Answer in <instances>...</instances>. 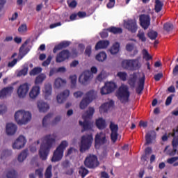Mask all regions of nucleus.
<instances>
[{
	"label": "nucleus",
	"instance_id": "774afa93",
	"mask_svg": "<svg viewBox=\"0 0 178 178\" xmlns=\"http://www.w3.org/2000/svg\"><path fill=\"white\" fill-rule=\"evenodd\" d=\"M67 3L70 8H76L77 6V1H76V0H73L70 3L67 1Z\"/></svg>",
	"mask_w": 178,
	"mask_h": 178
},
{
	"label": "nucleus",
	"instance_id": "69168bd1",
	"mask_svg": "<svg viewBox=\"0 0 178 178\" xmlns=\"http://www.w3.org/2000/svg\"><path fill=\"white\" fill-rule=\"evenodd\" d=\"M126 49L129 52H131V51H133L134 49V44H127L126 45Z\"/></svg>",
	"mask_w": 178,
	"mask_h": 178
},
{
	"label": "nucleus",
	"instance_id": "393cba45",
	"mask_svg": "<svg viewBox=\"0 0 178 178\" xmlns=\"http://www.w3.org/2000/svg\"><path fill=\"white\" fill-rule=\"evenodd\" d=\"M136 83H137V73L134 72L133 74L130 75V77L128 79V84L130 87L134 88V87H136Z\"/></svg>",
	"mask_w": 178,
	"mask_h": 178
},
{
	"label": "nucleus",
	"instance_id": "2f4dec72",
	"mask_svg": "<svg viewBox=\"0 0 178 178\" xmlns=\"http://www.w3.org/2000/svg\"><path fill=\"white\" fill-rule=\"evenodd\" d=\"M47 79V75H45L44 74H39L35 80V84H42V82L44 81V80H45Z\"/></svg>",
	"mask_w": 178,
	"mask_h": 178
},
{
	"label": "nucleus",
	"instance_id": "338daca9",
	"mask_svg": "<svg viewBox=\"0 0 178 178\" xmlns=\"http://www.w3.org/2000/svg\"><path fill=\"white\" fill-rule=\"evenodd\" d=\"M163 77V74L158 73L157 74L154 75V80L156 81H159V80H161V79H162Z\"/></svg>",
	"mask_w": 178,
	"mask_h": 178
},
{
	"label": "nucleus",
	"instance_id": "c85d7f7f",
	"mask_svg": "<svg viewBox=\"0 0 178 178\" xmlns=\"http://www.w3.org/2000/svg\"><path fill=\"white\" fill-rule=\"evenodd\" d=\"M66 85V80L62 79L61 78H57L55 80L54 86L56 88H60V87H63V86Z\"/></svg>",
	"mask_w": 178,
	"mask_h": 178
},
{
	"label": "nucleus",
	"instance_id": "c756f323",
	"mask_svg": "<svg viewBox=\"0 0 178 178\" xmlns=\"http://www.w3.org/2000/svg\"><path fill=\"white\" fill-rule=\"evenodd\" d=\"M105 84L108 90V92L111 93L113 92V91H115V90H116V88L118 87L116 83L112 81L106 82Z\"/></svg>",
	"mask_w": 178,
	"mask_h": 178
},
{
	"label": "nucleus",
	"instance_id": "bb28decb",
	"mask_svg": "<svg viewBox=\"0 0 178 178\" xmlns=\"http://www.w3.org/2000/svg\"><path fill=\"white\" fill-rule=\"evenodd\" d=\"M119 51H120V44L116 42L111 47L110 53L111 54V55H116V54H119Z\"/></svg>",
	"mask_w": 178,
	"mask_h": 178
},
{
	"label": "nucleus",
	"instance_id": "c03bdc74",
	"mask_svg": "<svg viewBox=\"0 0 178 178\" xmlns=\"http://www.w3.org/2000/svg\"><path fill=\"white\" fill-rule=\"evenodd\" d=\"M143 59H145L146 62H148V60H151V59H152V56L149 55V53H148V51H147L145 49L143 50Z\"/></svg>",
	"mask_w": 178,
	"mask_h": 178
},
{
	"label": "nucleus",
	"instance_id": "a878e982",
	"mask_svg": "<svg viewBox=\"0 0 178 178\" xmlns=\"http://www.w3.org/2000/svg\"><path fill=\"white\" fill-rule=\"evenodd\" d=\"M30 39H27L24 43H23V56H26L29 52H30V49H31V46L30 44Z\"/></svg>",
	"mask_w": 178,
	"mask_h": 178
},
{
	"label": "nucleus",
	"instance_id": "f03ea898",
	"mask_svg": "<svg viewBox=\"0 0 178 178\" xmlns=\"http://www.w3.org/2000/svg\"><path fill=\"white\" fill-rule=\"evenodd\" d=\"M95 110L92 107H90L88 110L82 115V119L83 122L79 121V125L82 127L81 132L87 131L88 130H91L92 129V124L90 121V119L92 118Z\"/></svg>",
	"mask_w": 178,
	"mask_h": 178
},
{
	"label": "nucleus",
	"instance_id": "58836bf2",
	"mask_svg": "<svg viewBox=\"0 0 178 178\" xmlns=\"http://www.w3.org/2000/svg\"><path fill=\"white\" fill-rule=\"evenodd\" d=\"M42 72V68L40 67H34L31 72H29L30 76H37V74H40Z\"/></svg>",
	"mask_w": 178,
	"mask_h": 178
},
{
	"label": "nucleus",
	"instance_id": "4c0bfd02",
	"mask_svg": "<svg viewBox=\"0 0 178 178\" xmlns=\"http://www.w3.org/2000/svg\"><path fill=\"white\" fill-rule=\"evenodd\" d=\"M109 111V103H104L99 107L100 113H106Z\"/></svg>",
	"mask_w": 178,
	"mask_h": 178
},
{
	"label": "nucleus",
	"instance_id": "6e6d98bb",
	"mask_svg": "<svg viewBox=\"0 0 178 178\" xmlns=\"http://www.w3.org/2000/svg\"><path fill=\"white\" fill-rule=\"evenodd\" d=\"M8 112V107L5 104H0V115H3Z\"/></svg>",
	"mask_w": 178,
	"mask_h": 178
},
{
	"label": "nucleus",
	"instance_id": "423d86ee",
	"mask_svg": "<svg viewBox=\"0 0 178 178\" xmlns=\"http://www.w3.org/2000/svg\"><path fill=\"white\" fill-rule=\"evenodd\" d=\"M98 72V69L97 67L93 66L90 68V71H85L83 72L79 78V81L81 84H83V86H87L88 84V81L92 79L93 77L92 74H96Z\"/></svg>",
	"mask_w": 178,
	"mask_h": 178
},
{
	"label": "nucleus",
	"instance_id": "ea45409f",
	"mask_svg": "<svg viewBox=\"0 0 178 178\" xmlns=\"http://www.w3.org/2000/svg\"><path fill=\"white\" fill-rule=\"evenodd\" d=\"M45 178H51L52 177V165H49L44 172Z\"/></svg>",
	"mask_w": 178,
	"mask_h": 178
},
{
	"label": "nucleus",
	"instance_id": "4468645a",
	"mask_svg": "<svg viewBox=\"0 0 178 178\" xmlns=\"http://www.w3.org/2000/svg\"><path fill=\"white\" fill-rule=\"evenodd\" d=\"M125 27L131 33H136L138 29L137 22L135 20L129 19L125 23Z\"/></svg>",
	"mask_w": 178,
	"mask_h": 178
},
{
	"label": "nucleus",
	"instance_id": "4be33fe9",
	"mask_svg": "<svg viewBox=\"0 0 178 178\" xmlns=\"http://www.w3.org/2000/svg\"><path fill=\"white\" fill-rule=\"evenodd\" d=\"M15 119L17 124L19 126L23 124V110H19L15 113Z\"/></svg>",
	"mask_w": 178,
	"mask_h": 178
},
{
	"label": "nucleus",
	"instance_id": "473e14b6",
	"mask_svg": "<svg viewBox=\"0 0 178 178\" xmlns=\"http://www.w3.org/2000/svg\"><path fill=\"white\" fill-rule=\"evenodd\" d=\"M163 8V3L162 1H155L154 11L156 13H159Z\"/></svg>",
	"mask_w": 178,
	"mask_h": 178
},
{
	"label": "nucleus",
	"instance_id": "a211bd4d",
	"mask_svg": "<svg viewBox=\"0 0 178 178\" xmlns=\"http://www.w3.org/2000/svg\"><path fill=\"white\" fill-rule=\"evenodd\" d=\"M6 131L8 136H13L17 131V126L13 123H8L6 124Z\"/></svg>",
	"mask_w": 178,
	"mask_h": 178
},
{
	"label": "nucleus",
	"instance_id": "f3484780",
	"mask_svg": "<svg viewBox=\"0 0 178 178\" xmlns=\"http://www.w3.org/2000/svg\"><path fill=\"white\" fill-rule=\"evenodd\" d=\"M69 95H70V91L69 90H64L63 92L57 95V102L58 104H63Z\"/></svg>",
	"mask_w": 178,
	"mask_h": 178
},
{
	"label": "nucleus",
	"instance_id": "5fc2aeb1",
	"mask_svg": "<svg viewBox=\"0 0 178 178\" xmlns=\"http://www.w3.org/2000/svg\"><path fill=\"white\" fill-rule=\"evenodd\" d=\"M108 86H106V85L105 84L104 86H103L101 88V94L102 95H106L108 94H111V92H108Z\"/></svg>",
	"mask_w": 178,
	"mask_h": 178
},
{
	"label": "nucleus",
	"instance_id": "a19ab883",
	"mask_svg": "<svg viewBox=\"0 0 178 178\" xmlns=\"http://www.w3.org/2000/svg\"><path fill=\"white\" fill-rule=\"evenodd\" d=\"M117 77H119L120 80H122V81H126V80H127V72H119L117 73Z\"/></svg>",
	"mask_w": 178,
	"mask_h": 178
},
{
	"label": "nucleus",
	"instance_id": "20e7f679",
	"mask_svg": "<svg viewBox=\"0 0 178 178\" xmlns=\"http://www.w3.org/2000/svg\"><path fill=\"white\" fill-rule=\"evenodd\" d=\"M68 146L69 143L67 141L63 140L54 152L51 162H59V161H62V158H63V152H65V149H66V147Z\"/></svg>",
	"mask_w": 178,
	"mask_h": 178
},
{
	"label": "nucleus",
	"instance_id": "49530a36",
	"mask_svg": "<svg viewBox=\"0 0 178 178\" xmlns=\"http://www.w3.org/2000/svg\"><path fill=\"white\" fill-rule=\"evenodd\" d=\"M147 37H149L150 40H156V37H158V32L155 31H151L148 32Z\"/></svg>",
	"mask_w": 178,
	"mask_h": 178
},
{
	"label": "nucleus",
	"instance_id": "9d476101",
	"mask_svg": "<svg viewBox=\"0 0 178 178\" xmlns=\"http://www.w3.org/2000/svg\"><path fill=\"white\" fill-rule=\"evenodd\" d=\"M139 21H140V24L144 30L148 29L149 26L151 25V17L148 15H141L139 17Z\"/></svg>",
	"mask_w": 178,
	"mask_h": 178
},
{
	"label": "nucleus",
	"instance_id": "7ed1b4c3",
	"mask_svg": "<svg viewBox=\"0 0 178 178\" xmlns=\"http://www.w3.org/2000/svg\"><path fill=\"white\" fill-rule=\"evenodd\" d=\"M121 66L125 70H130L134 72L135 70H139L141 68V63L140 58L135 59H125L121 63Z\"/></svg>",
	"mask_w": 178,
	"mask_h": 178
},
{
	"label": "nucleus",
	"instance_id": "1a4fd4ad",
	"mask_svg": "<svg viewBox=\"0 0 178 178\" xmlns=\"http://www.w3.org/2000/svg\"><path fill=\"white\" fill-rule=\"evenodd\" d=\"M85 166L89 169H95V168L99 165L98 162V158L95 155H89L87 156L84 161Z\"/></svg>",
	"mask_w": 178,
	"mask_h": 178
},
{
	"label": "nucleus",
	"instance_id": "ddd939ff",
	"mask_svg": "<svg viewBox=\"0 0 178 178\" xmlns=\"http://www.w3.org/2000/svg\"><path fill=\"white\" fill-rule=\"evenodd\" d=\"M13 86H8L0 90V99H5L7 97H10L13 92Z\"/></svg>",
	"mask_w": 178,
	"mask_h": 178
},
{
	"label": "nucleus",
	"instance_id": "dca6fc26",
	"mask_svg": "<svg viewBox=\"0 0 178 178\" xmlns=\"http://www.w3.org/2000/svg\"><path fill=\"white\" fill-rule=\"evenodd\" d=\"M72 44L70 41L64 40L61 42H60L58 44L56 45L53 49L54 54H56L58 51H60L61 49H63L65 48H67Z\"/></svg>",
	"mask_w": 178,
	"mask_h": 178
},
{
	"label": "nucleus",
	"instance_id": "2eb2a0df",
	"mask_svg": "<svg viewBox=\"0 0 178 178\" xmlns=\"http://www.w3.org/2000/svg\"><path fill=\"white\" fill-rule=\"evenodd\" d=\"M145 84V74L143 73L142 77L139 78L138 83V87L136 88L137 94H141L144 90V86Z\"/></svg>",
	"mask_w": 178,
	"mask_h": 178
},
{
	"label": "nucleus",
	"instance_id": "603ef678",
	"mask_svg": "<svg viewBox=\"0 0 178 178\" xmlns=\"http://www.w3.org/2000/svg\"><path fill=\"white\" fill-rule=\"evenodd\" d=\"M146 145L152 143V135L151 134H147L145 136Z\"/></svg>",
	"mask_w": 178,
	"mask_h": 178
},
{
	"label": "nucleus",
	"instance_id": "9b49d317",
	"mask_svg": "<svg viewBox=\"0 0 178 178\" xmlns=\"http://www.w3.org/2000/svg\"><path fill=\"white\" fill-rule=\"evenodd\" d=\"M70 58V51L69 50H62L59 52L56 57V62L57 63H62V62H65L67 59Z\"/></svg>",
	"mask_w": 178,
	"mask_h": 178
},
{
	"label": "nucleus",
	"instance_id": "cd10ccee",
	"mask_svg": "<svg viewBox=\"0 0 178 178\" xmlns=\"http://www.w3.org/2000/svg\"><path fill=\"white\" fill-rule=\"evenodd\" d=\"M31 120V113L23 111V124H27Z\"/></svg>",
	"mask_w": 178,
	"mask_h": 178
},
{
	"label": "nucleus",
	"instance_id": "a18cd8bd",
	"mask_svg": "<svg viewBox=\"0 0 178 178\" xmlns=\"http://www.w3.org/2000/svg\"><path fill=\"white\" fill-rule=\"evenodd\" d=\"M7 178H17V172L15 170L8 171L6 174Z\"/></svg>",
	"mask_w": 178,
	"mask_h": 178
},
{
	"label": "nucleus",
	"instance_id": "6ab92c4d",
	"mask_svg": "<svg viewBox=\"0 0 178 178\" xmlns=\"http://www.w3.org/2000/svg\"><path fill=\"white\" fill-rule=\"evenodd\" d=\"M109 44H111L109 40H100L96 44L95 49L96 51H98V49H106L109 47Z\"/></svg>",
	"mask_w": 178,
	"mask_h": 178
},
{
	"label": "nucleus",
	"instance_id": "bf43d9fd",
	"mask_svg": "<svg viewBox=\"0 0 178 178\" xmlns=\"http://www.w3.org/2000/svg\"><path fill=\"white\" fill-rule=\"evenodd\" d=\"M17 92L19 98H23V84L19 86Z\"/></svg>",
	"mask_w": 178,
	"mask_h": 178
},
{
	"label": "nucleus",
	"instance_id": "79ce46f5",
	"mask_svg": "<svg viewBox=\"0 0 178 178\" xmlns=\"http://www.w3.org/2000/svg\"><path fill=\"white\" fill-rule=\"evenodd\" d=\"M138 38L142 42H145L147 41V38L145 37V33L143 31H138V33L137 34Z\"/></svg>",
	"mask_w": 178,
	"mask_h": 178
},
{
	"label": "nucleus",
	"instance_id": "de8ad7c7",
	"mask_svg": "<svg viewBox=\"0 0 178 178\" xmlns=\"http://www.w3.org/2000/svg\"><path fill=\"white\" fill-rule=\"evenodd\" d=\"M163 29L165 31L169 33V31H172L173 30V24L172 23H165L164 24Z\"/></svg>",
	"mask_w": 178,
	"mask_h": 178
},
{
	"label": "nucleus",
	"instance_id": "aec40b11",
	"mask_svg": "<svg viewBox=\"0 0 178 178\" xmlns=\"http://www.w3.org/2000/svg\"><path fill=\"white\" fill-rule=\"evenodd\" d=\"M41 88L40 86H33L31 89V90L29 92V97L32 99H35L36 97L40 95V92Z\"/></svg>",
	"mask_w": 178,
	"mask_h": 178
},
{
	"label": "nucleus",
	"instance_id": "e433bc0d",
	"mask_svg": "<svg viewBox=\"0 0 178 178\" xmlns=\"http://www.w3.org/2000/svg\"><path fill=\"white\" fill-rule=\"evenodd\" d=\"M172 145L173 147L174 153L171 154V155H175L176 152H177V146H178V137H175L172 141Z\"/></svg>",
	"mask_w": 178,
	"mask_h": 178
},
{
	"label": "nucleus",
	"instance_id": "052dcab7",
	"mask_svg": "<svg viewBox=\"0 0 178 178\" xmlns=\"http://www.w3.org/2000/svg\"><path fill=\"white\" fill-rule=\"evenodd\" d=\"M30 90V85L27 83L23 84V92L24 95L29 92V90Z\"/></svg>",
	"mask_w": 178,
	"mask_h": 178
},
{
	"label": "nucleus",
	"instance_id": "412c9836",
	"mask_svg": "<svg viewBox=\"0 0 178 178\" xmlns=\"http://www.w3.org/2000/svg\"><path fill=\"white\" fill-rule=\"evenodd\" d=\"M95 124L99 130H104V129H106V121L102 118L96 120Z\"/></svg>",
	"mask_w": 178,
	"mask_h": 178
},
{
	"label": "nucleus",
	"instance_id": "8fccbe9b",
	"mask_svg": "<svg viewBox=\"0 0 178 178\" xmlns=\"http://www.w3.org/2000/svg\"><path fill=\"white\" fill-rule=\"evenodd\" d=\"M70 79L71 80L72 88H73V87H76V84L77 83V76L76 75L70 76Z\"/></svg>",
	"mask_w": 178,
	"mask_h": 178
},
{
	"label": "nucleus",
	"instance_id": "c9c22d12",
	"mask_svg": "<svg viewBox=\"0 0 178 178\" xmlns=\"http://www.w3.org/2000/svg\"><path fill=\"white\" fill-rule=\"evenodd\" d=\"M53 114L52 113H48L47 115H45L42 120V126L43 127H47L48 126V122L52 118Z\"/></svg>",
	"mask_w": 178,
	"mask_h": 178
},
{
	"label": "nucleus",
	"instance_id": "f8f14e48",
	"mask_svg": "<svg viewBox=\"0 0 178 178\" xmlns=\"http://www.w3.org/2000/svg\"><path fill=\"white\" fill-rule=\"evenodd\" d=\"M104 144H106V135L103 132L97 134L95 137V147H101Z\"/></svg>",
	"mask_w": 178,
	"mask_h": 178
},
{
	"label": "nucleus",
	"instance_id": "09e8293b",
	"mask_svg": "<svg viewBox=\"0 0 178 178\" xmlns=\"http://www.w3.org/2000/svg\"><path fill=\"white\" fill-rule=\"evenodd\" d=\"M110 130L111 131V133H118V130H119V127L118 126V124H115L113 122H111Z\"/></svg>",
	"mask_w": 178,
	"mask_h": 178
},
{
	"label": "nucleus",
	"instance_id": "6e6552de",
	"mask_svg": "<svg viewBox=\"0 0 178 178\" xmlns=\"http://www.w3.org/2000/svg\"><path fill=\"white\" fill-rule=\"evenodd\" d=\"M92 144V135H85L81 137L80 152H85L87 149H90Z\"/></svg>",
	"mask_w": 178,
	"mask_h": 178
},
{
	"label": "nucleus",
	"instance_id": "f704fd0d",
	"mask_svg": "<svg viewBox=\"0 0 178 178\" xmlns=\"http://www.w3.org/2000/svg\"><path fill=\"white\" fill-rule=\"evenodd\" d=\"M107 58L106 53L102 51L96 56V60L98 62H104Z\"/></svg>",
	"mask_w": 178,
	"mask_h": 178
},
{
	"label": "nucleus",
	"instance_id": "37998d69",
	"mask_svg": "<svg viewBox=\"0 0 178 178\" xmlns=\"http://www.w3.org/2000/svg\"><path fill=\"white\" fill-rule=\"evenodd\" d=\"M88 170L84 168V166L80 167L79 173L81 176V177L84 178L85 176H87V175H88Z\"/></svg>",
	"mask_w": 178,
	"mask_h": 178
},
{
	"label": "nucleus",
	"instance_id": "680f3d73",
	"mask_svg": "<svg viewBox=\"0 0 178 178\" xmlns=\"http://www.w3.org/2000/svg\"><path fill=\"white\" fill-rule=\"evenodd\" d=\"M176 161H178V156L171 157L167 160V162L170 163V165H173Z\"/></svg>",
	"mask_w": 178,
	"mask_h": 178
},
{
	"label": "nucleus",
	"instance_id": "3c124183",
	"mask_svg": "<svg viewBox=\"0 0 178 178\" xmlns=\"http://www.w3.org/2000/svg\"><path fill=\"white\" fill-rule=\"evenodd\" d=\"M9 155H12V150H9V149L3 150L1 155V159H3L5 156H9Z\"/></svg>",
	"mask_w": 178,
	"mask_h": 178
},
{
	"label": "nucleus",
	"instance_id": "13d9d810",
	"mask_svg": "<svg viewBox=\"0 0 178 178\" xmlns=\"http://www.w3.org/2000/svg\"><path fill=\"white\" fill-rule=\"evenodd\" d=\"M118 132H111V139L113 143H116L118 141Z\"/></svg>",
	"mask_w": 178,
	"mask_h": 178
},
{
	"label": "nucleus",
	"instance_id": "0e129e2a",
	"mask_svg": "<svg viewBox=\"0 0 178 178\" xmlns=\"http://www.w3.org/2000/svg\"><path fill=\"white\" fill-rule=\"evenodd\" d=\"M85 55H86V56H91V46H87L85 51Z\"/></svg>",
	"mask_w": 178,
	"mask_h": 178
},
{
	"label": "nucleus",
	"instance_id": "4d7b16f0",
	"mask_svg": "<svg viewBox=\"0 0 178 178\" xmlns=\"http://www.w3.org/2000/svg\"><path fill=\"white\" fill-rule=\"evenodd\" d=\"M43 170L42 168H38L35 170V175L38 176L39 178H42L44 177V174H42Z\"/></svg>",
	"mask_w": 178,
	"mask_h": 178
},
{
	"label": "nucleus",
	"instance_id": "0eeeda50",
	"mask_svg": "<svg viewBox=\"0 0 178 178\" xmlns=\"http://www.w3.org/2000/svg\"><path fill=\"white\" fill-rule=\"evenodd\" d=\"M97 97V94H95V91L90 90L86 94V96L83 98L81 102H80V108L86 109L94 99Z\"/></svg>",
	"mask_w": 178,
	"mask_h": 178
},
{
	"label": "nucleus",
	"instance_id": "e2e57ef3",
	"mask_svg": "<svg viewBox=\"0 0 178 178\" xmlns=\"http://www.w3.org/2000/svg\"><path fill=\"white\" fill-rule=\"evenodd\" d=\"M16 63H17V58H14L13 60L8 63V67H13Z\"/></svg>",
	"mask_w": 178,
	"mask_h": 178
},
{
	"label": "nucleus",
	"instance_id": "864d4df0",
	"mask_svg": "<svg viewBox=\"0 0 178 178\" xmlns=\"http://www.w3.org/2000/svg\"><path fill=\"white\" fill-rule=\"evenodd\" d=\"M51 60H52V56H49L47 60L42 63V65L44 67H47V66H49V65H50Z\"/></svg>",
	"mask_w": 178,
	"mask_h": 178
},
{
	"label": "nucleus",
	"instance_id": "72a5a7b5",
	"mask_svg": "<svg viewBox=\"0 0 178 178\" xmlns=\"http://www.w3.org/2000/svg\"><path fill=\"white\" fill-rule=\"evenodd\" d=\"M44 98L45 99H48V97L52 94V86L51 85H46L44 86Z\"/></svg>",
	"mask_w": 178,
	"mask_h": 178
},
{
	"label": "nucleus",
	"instance_id": "5701e85b",
	"mask_svg": "<svg viewBox=\"0 0 178 178\" xmlns=\"http://www.w3.org/2000/svg\"><path fill=\"white\" fill-rule=\"evenodd\" d=\"M23 135H20L19 138L13 144V148L14 149H20L23 147Z\"/></svg>",
	"mask_w": 178,
	"mask_h": 178
},
{
	"label": "nucleus",
	"instance_id": "7c9ffc66",
	"mask_svg": "<svg viewBox=\"0 0 178 178\" xmlns=\"http://www.w3.org/2000/svg\"><path fill=\"white\" fill-rule=\"evenodd\" d=\"M107 30L109 33H112L113 34H122V33H123V29H122V28H118L115 26H111Z\"/></svg>",
	"mask_w": 178,
	"mask_h": 178
},
{
	"label": "nucleus",
	"instance_id": "f257e3e1",
	"mask_svg": "<svg viewBox=\"0 0 178 178\" xmlns=\"http://www.w3.org/2000/svg\"><path fill=\"white\" fill-rule=\"evenodd\" d=\"M55 136L49 134L43 138L42 142L39 149V156L42 161H47L48 155H49V151L52 148V145L55 144Z\"/></svg>",
	"mask_w": 178,
	"mask_h": 178
},
{
	"label": "nucleus",
	"instance_id": "b1692460",
	"mask_svg": "<svg viewBox=\"0 0 178 178\" xmlns=\"http://www.w3.org/2000/svg\"><path fill=\"white\" fill-rule=\"evenodd\" d=\"M38 108L40 112H47L49 109V105L43 101L38 102Z\"/></svg>",
	"mask_w": 178,
	"mask_h": 178
},
{
	"label": "nucleus",
	"instance_id": "39448f33",
	"mask_svg": "<svg viewBox=\"0 0 178 178\" xmlns=\"http://www.w3.org/2000/svg\"><path fill=\"white\" fill-rule=\"evenodd\" d=\"M116 97L122 104L129 102L130 99V91L126 85L121 86L116 92Z\"/></svg>",
	"mask_w": 178,
	"mask_h": 178
}]
</instances>
